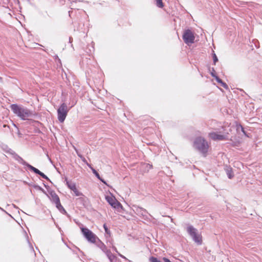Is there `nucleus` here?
I'll return each instance as SVG.
<instances>
[{"instance_id": "obj_1", "label": "nucleus", "mask_w": 262, "mask_h": 262, "mask_svg": "<svg viewBox=\"0 0 262 262\" xmlns=\"http://www.w3.org/2000/svg\"><path fill=\"white\" fill-rule=\"evenodd\" d=\"M10 108L14 114L23 120H26L28 117H34L37 115L27 107L21 106L17 104H12L10 105Z\"/></svg>"}, {"instance_id": "obj_2", "label": "nucleus", "mask_w": 262, "mask_h": 262, "mask_svg": "<svg viewBox=\"0 0 262 262\" xmlns=\"http://www.w3.org/2000/svg\"><path fill=\"white\" fill-rule=\"evenodd\" d=\"M194 148L202 153L204 157L206 156L209 148L207 141L202 137H196L193 142Z\"/></svg>"}, {"instance_id": "obj_3", "label": "nucleus", "mask_w": 262, "mask_h": 262, "mask_svg": "<svg viewBox=\"0 0 262 262\" xmlns=\"http://www.w3.org/2000/svg\"><path fill=\"white\" fill-rule=\"evenodd\" d=\"M65 181L66 182V185L68 187L73 191L74 194L77 196H80L77 200L81 202L83 205H84L85 202V198L83 196V194L80 191H79L77 188L75 183L72 182L71 181H69L67 178H66Z\"/></svg>"}, {"instance_id": "obj_4", "label": "nucleus", "mask_w": 262, "mask_h": 262, "mask_svg": "<svg viewBox=\"0 0 262 262\" xmlns=\"http://www.w3.org/2000/svg\"><path fill=\"white\" fill-rule=\"evenodd\" d=\"M187 232L191 237L193 241L198 245H200L202 244V236L198 233V230L192 225H189L187 227Z\"/></svg>"}, {"instance_id": "obj_5", "label": "nucleus", "mask_w": 262, "mask_h": 262, "mask_svg": "<svg viewBox=\"0 0 262 262\" xmlns=\"http://www.w3.org/2000/svg\"><path fill=\"white\" fill-rule=\"evenodd\" d=\"M80 229L83 236L89 242L96 243V239H98V238L91 230L86 227H81Z\"/></svg>"}, {"instance_id": "obj_6", "label": "nucleus", "mask_w": 262, "mask_h": 262, "mask_svg": "<svg viewBox=\"0 0 262 262\" xmlns=\"http://www.w3.org/2000/svg\"><path fill=\"white\" fill-rule=\"evenodd\" d=\"M69 109L65 103H62L57 109L58 119L60 122H63L68 114Z\"/></svg>"}, {"instance_id": "obj_7", "label": "nucleus", "mask_w": 262, "mask_h": 262, "mask_svg": "<svg viewBox=\"0 0 262 262\" xmlns=\"http://www.w3.org/2000/svg\"><path fill=\"white\" fill-rule=\"evenodd\" d=\"M182 38L186 44L193 43L195 39L193 33L190 29H187L184 31Z\"/></svg>"}, {"instance_id": "obj_8", "label": "nucleus", "mask_w": 262, "mask_h": 262, "mask_svg": "<svg viewBox=\"0 0 262 262\" xmlns=\"http://www.w3.org/2000/svg\"><path fill=\"white\" fill-rule=\"evenodd\" d=\"M105 200L115 209H119L122 207L121 204L113 196L106 195L105 196Z\"/></svg>"}, {"instance_id": "obj_9", "label": "nucleus", "mask_w": 262, "mask_h": 262, "mask_svg": "<svg viewBox=\"0 0 262 262\" xmlns=\"http://www.w3.org/2000/svg\"><path fill=\"white\" fill-rule=\"evenodd\" d=\"M8 152L12 155V157L14 159H15L16 161H17L18 162H19L20 164L26 166L27 167L29 168L32 166L27 162H26L21 157H20L18 155H17L14 151L13 150L10 149Z\"/></svg>"}, {"instance_id": "obj_10", "label": "nucleus", "mask_w": 262, "mask_h": 262, "mask_svg": "<svg viewBox=\"0 0 262 262\" xmlns=\"http://www.w3.org/2000/svg\"><path fill=\"white\" fill-rule=\"evenodd\" d=\"M210 137L213 140L225 141L228 139V134L226 135H221L215 132H212L209 134Z\"/></svg>"}, {"instance_id": "obj_11", "label": "nucleus", "mask_w": 262, "mask_h": 262, "mask_svg": "<svg viewBox=\"0 0 262 262\" xmlns=\"http://www.w3.org/2000/svg\"><path fill=\"white\" fill-rule=\"evenodd\" d=\"M29 170L31 171L34 172L35 173L38 174L40 176L41 178L47 180V181H49L50 182L52 183L50 179L43 172L40 171L39 170H38L37 168L34 167L33 166H31L30 168H29Z\"/></svg>"}, {"instance_id": "obj_12", "label": "nucleus", "mask_w": 262, "mask_h": 262, "mask_svg": "<svg viewBox=\"0 0 262 262\" xmlns=\"http://www.w3.org/2000/svg\"><path fill=\"white\" fill-rule=\"evenodd\" d=\"M49 193L51 196V200L53 202L56 203L60 201L59 196L54 190L50 191Z\"/></svg>"}, {"instance_id": "obj_13", "label": "nucleus", "mask_w": 262, "mask_h": 262, "mask_svg": "<svg viewBox=\"0 0 262 262\" xmlns=\"http://www.w3.org/2000/svg\"><path fill=\"white\" fill-rule=\"evenodd\" d=\"M95 48H94V42H92L91 45L88 46L86 48V53L90 56L92 55L94 52Z\"/></svg>"}, {"instance_id": "obj_14", "label": "nucleus", "mask_w": 262, "mask_h": 262, "mask_svg": "<svg viewBox=\"0 0 262 262\" xmlns=\"http://www.w3.org/2000/svg\"><path fill=\"white\" fill-rule=\"evenodd\" d=\"M137 211L144 218H147V214L148 213L146 210L141 207H139Z\"/></svg>"}, {"instance_id": "obj_15", "label": "nucleus", "mask_w": 262, "mask_h": 262, "mask_svg": "<svg viewBox=\"0 0 262 262\" xmlns=\"http://www.w3.org/2000/svg\"><path fill=\"white\" fill-rule=\"evenodd\" d=\"M226 172L229 179H231L234 177V174L231 167H227V168L226 169Z\"/></svg>"}, {"instance_id": "obj_16", "label": "nucleus", "mask_w": 262, "mask_h": 262, "mask_svg": "<svg viewBox=\"0 0 262 262\" xmlns=\"http://www.w3.org/2000/svg\"><path fill=\"white\" fill-rule=\"evenodd\" d=\"M99 243L97 244V246L104 252H106V250H107L106 246L101 242L99 238H98Z\"/></svg>"}, {"instance_id": "obj_17", "label": "nucleus", "mask_w": 262, "mask_h": 262, "mask_svg": "<svg viewBox=\"0 0 262 262\" xmlns=\"http://www.w3.org/2000/svg\"><path fill=\"white\" fill-rule=\"evenodd\" d=\"M216 81L219 83L220 84H221V85L225 89H228V85L225 83L224 82V81H223V80L220 79L219 76L215 77V79Z\"/></svg>"}, {"instance_id": "obj_18", "label": "nucleus", "mask_w": 262, "mask_h": 262, "mask_svg": "<svg viewBox=\"0 0 262 262\" xmlns=\"http://www.w3.org/2000/svg\"><path fill=\"white\" fill-rule=\"evenodd\" d=\"M87 165L91 169L93 173L95 174V176L97 177V179L100 177L99 173L97 171V170L95 169L92 167L91 164L87 163Z\"/></svg>"}, {"instance_id": "obj_19", "label": "nucleus", "mask_w": 262, "mask_h": 262, "mask_svg": "<svg viewBox=\"0 0 262 262\" xmlns=\"http://www.w3.org/2000/svg\"><path fill=\"white\" fill-rule=\"evenodd\" d=\"M108 258L110 260V261L112 260V257H114L113 254L110 250H106V252L104 253Z\"/></svg>"}, {"instance_id": "obj_20", "label": "nucleus", "mask_w": 262, "mask_h": 262, "mask_svg": "<svg viewBox=\"0 0 262 262\" xmlns=\"http://www.w3.org/2000/svg\"><path fill=\"white\" fill-rule=\"evenodd\" d=\"M156 5L159 8H162L164 7L163 3L162 2V0H156Z\"/></svg>"}, {"instance_id": "obj_21", "label": "nucleus", "mask_w": 262, "mask_h": 262, "mask_svg": "<svg viewBox=\"0 0 262 262\" xmlns=\"http://www.w3.org/2000/svg\"><path fill=\"white\" fill-rule=\"evenodd\" d=\"M212 58L213 64L215 65L216 63L218 61V58L214 51H213L212 53Z\"/></svg>"}, {"instance_id": "obj_22", "label": "nucleus", "mask_w": 262, "mask_h": 262, "mask_svg": "<svg viewBox=\"0 0 262 262\" xmlns=\"http://www.w3.org/2000/svg\"><path fill=\"white\" fill-rule=\"evenodd\" d=\"M149 261L150 262H162L158 258L154 257V256H151L149 258Z\"/></svg>"}, {"instance_id": "obj_23", "label": "nucleus", "mask_w": 262, "mask_h": 262, "mask_svg": "<svg viewBox=\"0 0 262 262\" xmlns=\"http://www.w3.org/2000/svg\"><path fill=\"white\" fill-rule=\"evenodd\" d=\"M210 75H211V76L213 77V78H214L215 79V77H217V76L215 74V71L214 68H211V71H210Z\"/></svg>"}, {"instance_id": "obj_24", "label": "nucleus", "mask_w": 262, "mask_h": 262, "mask_svg": "<svg viewBox=\"0 0 262 262\" xmlns=\"http://www.w3.org/2000/svg\"><path fill=\"white\" fill-rule=\"evenodd\" d=\"M55 204H56V208L59 210V211H60L63 208V206L61 205L60 201Z\"/></svg>"}, {"instance_id": "obj_25", "label": "nucleus", "mask_w": 262, "mask_h": 262, "mask_svg": "<svg viewBox=\"0 0 262 262\" xmlns=\"http://www.w3.org/2000/svg\"><path fill=\"white\" fill-rule=\"evenodd\" d=\"M239 128H241V130H242V132H243V133L245 135L247 136V135H246V133L245 130V129H244V128L243 127V126L241 124L237 125V129H238Z\"/></svg>"}, {"instance_id": "obj_26", "label": "nucleus", "mask_w": 262, "mask_h": 262, "mask_svg": "<svg viewBox=\"0 0 262 262\" xmlns=\"http://www.w3.org/2000/svg\"><path fill=\"white\" fill-rule=\"evenodd\" d=\"M103 228H104V229L105 230V233H107V234H110V233H110V231L108 229V228H107L106 225L105 224H103Z\"/></svg>"}, {"instance_id": "obj_27", "label": "nucleus", "mask_w": 262, "mask_h": 262, "mask_svg": "<svg viewBox=\"0 0 262 262\" xmlns=\"http://www.w3.org/2000/svg\"><path fill=\"white\" fill-rule=\"evenodd\" d=\"M113 249L117 253H118V255L119 256H120L121 257L123 258H126L125 256H124L123 255H121V254H120L119 253H118L117 250V248L115 247H113Z\"/></svg>"}, {"instance_id": "obj_28", "label": "nucleus", "mask_w": 262, "mask_h": 262, "mask_svg": "<svg viewBox=\"0 0 262 262\" xmlns=\"http://www.w3.org/2000/svg\"><path fill=\"white\" fill-rule=\"evenodd\" d=\"M59 211L63 214L68 215L67 212L66 211V210L64 209V208L63 207Z\"/></svg>"}, {"instance_id": "obj_29", "label": "nucleus", "mask_w": 262, "mask_h": 262, "mask_svg": "<svg viewBox=\"0 0 262 262\" xmlns=\"http://www.w3.org/2000/svg\"><path fill=\"white\" fill-rule=\"evenodd\" d=\"M34 188H35V189H37L38 190H39L43 191V189L40 186H39V185H35L34 186Z\"/></svg>"}, {"instance_id": "obj_30", "label": "nucleus", "mask_w": 262, "mask_h": 262, "mask_svg": "<svg viewBox=\"0 0 262 262\" xmlns=\"http://www.w3.org/2000/svg\"><path fill=\"white\" fill-rule=\"evenodd\" d=\"M72 41H73V38H72V37H69V43H70V44H71V47L73 49H74V48H73V45L72 44Z\"/></svg>"}, {"instance_id": "obj_31", "label": "nucleus", "mask_w": 262, "mask_h": 262, "mask_svg": "<svg viewBox=\"0 0 262 262\" xmlns=\"http://www.w3.org/2000/svg\"><path fill=\"white\" fill-rule=\"evenodd\" d=\"M98 179H99L103 184H105V185L108 186V185L107 184L106 181L103 179H102L101 177L99 178H98Z\"/></svg>"}, {"instance_id": "obj_32", "label": "nucleus", "mask_w": 262, "mask_h": 262, "mask_svg": "<svg viewBox=\"0 0 262 262\" xmlns=\"http://www.w3.org/2000/svg\"><path fill=\"white\" fill-rule=\"evenodd\" d=\"M3 127H4V128H6V129H10V127H9V125H7V124H4V125H3Z\"/></svg>"}, {"instance_id": "obj_33", "label": "nucleus", "mask_w": 262, "mask_h": 262, "mask_svg": "<svg viewBox=\"0 0 262 262\" xmlns=\"http://www.w3.org/2000/svg\"><path fill=\"white\" fill-rule=\"evenodd\" d=\"M81 160H82V161L84 163H85L86 165H87V163H88V162H87V161L86 160V159H85V158H84V157H83V158L81 159Z\"/></svg>"}, {"instance_id": "obj_34", "label": "nucleus", "mask_w": 262, "mask_h": 262, "mask_svg": "<svg viewBox=\"0 0 262 262\" xmlns=\"http://www.w3.org/2000/svg\"><path fill=\"white\" fill-rule=\"evenodd\" d=\"M165 262H171L169 259L167 258H163Z\"/></svg>"}, {"instance_id": "obj_35", "label": "nucleus", "mask_w": 262, "mask_h": 262, "mask_svg": "<svg viewBox=\"0 0 262 262\" xmlns=\"http://www.w3.org/2000/svg\"><path fill=\"white\" fill-rule=\"evenodd\" d=\"M82 27H80V25L77 28V30L79 31H82Z\"/></svg>"}, {"instance_id": "obj_36", "label": "nucleus", "mask_w": 262, "mask_h": 262, "mask_svg": "<svg viewBox=\"0 0 262 262\" xmlns=\"http://www.w3.org/2000/svg\"><path fill=\"white\" fill-rule=\"evenodd\" d=\"M78 156L81 159L83 157L81 155L77 152Z\"/></svg>"}, {"instance_id": "obj_37", "label": "nucleus", "mask_w": 262, "mask_h": 262, "mask_svg": "<svg viewBox=\"0 0 262 262\" xmlns=\"http://www.w3.org/2000/svg\"><path fill=\"white\" fill-rule=\"evenodd\" d=\"M13 124L17 128V132H18V134H19V129H18V127H17V126H16V125L14 123H13Z\"/></svg>"}, {"instance_id": "obj_38", "label": "nucleus", "mask_w": 262, "mask_h": 262, "mask_svg": "<svg viewBox=\"0 0 262 262\" xmlns=\"http://www.w3.org/2000/svg\"><path fill=\"white\" fill-rule=\"evenodd\" d=\"M75 104V103H73L71 107H73Z\"/></svg>"}, {"instance_id": "obj_39", "label": "nucleus", "mask_w": 262, "mask_h": 262, "mask_svg": "<svg viewBox=\"0 0 262 262\" xmlns=\"http://www.w3.org/2000/svg\"><path fill=\"white\" fill-rule=\"evenodd\" d=\"M43 185H44V186H45L46 188H47V187H48V186L47 185H46L45 184H43Z\"/></svg>"}, {"instance_id": "obj_40", "label": "nucleus", "mask_w": 262, "mask_h": 262, "mask_svg": "<svg viewBox=\"0 0 262 262\" xmlns=\"http://www.w3.org/2000/svg\"><path fill=\"white\" fill-rule=\"evenodd\" d=\"M71 11H69V16H71Z\"/></svg>"}, {"instance_id": "obj_41", "label": "nucleus", "mask_w": 262, "mask_h": 262, "mask_svg": "<svg viewBox=\"0 0 262 262\" xmlns=\"http://www.w3.org/2000/svg\"><path fill=\"white\" fill-rule=\"evenodd\" d=\"M0 209L3 210V211H5L4 210L3 208H2L1 207Z\"/></svg>"}, {"instance_id": "obj_42", "label": "nucleus", "mask_w": 262, "mask_h": 262, "mask_svg": "<svg viewBox=\"0 0 262 262\" xmlns=\"http://www.w3.org/2000/svg\"><path fill=\"white\" fill-rule=\"evenodd\" d=\"M149 167H152V166L151 165H149Z\"/></svg>"}, {"instance_id": "obj_43", "label": "nucleus", "mask_w": 262, "mask_h": 262, "mask_svg": "<svg viewBox=\"0 0 262 262\" xmlns=\"http://www.w3.org/2000/svg\"><path fill=\"white\" fill-rule=\"evenodd\" d=\"M73 2H75V0H73Z\"/></svg>"}]
</instances>
